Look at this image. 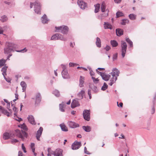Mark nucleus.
<instances>
[{
  "label": "nucleus",
  "mask_w": 156,
  "mask_h": 156,
  "mask_svg": "<svg viewBox=\"0 0 156 156\" xmlns=\"http://www.w3.org/2000/svg\"><path fill=\"white\" fill-rule=\"evenodd\" d=\"M15 45L12 43L7 42L6 43V47L4 48L5 54H8L10 52L14 51L13 49L15 48Z\"/></svg>",
  "instance_id": "f03ea898"
},
{
  "label": "nucleus",
  "mask_w": 156,
  "mask_h": 156,
  "mask_svg": "<svg viewBox=\"0 0 156 156\" xmlns=\"http://www.w3.org/2000/svg\"><path fill=\"white\" fill-rule=\"evenodd\" d=\"M51 40H60L63 41H66L67 40V39L66 38L64 37L60 34H56L51 37Z\"/></svg>",
  "instance_id": "39448f33"
},
{
  "label": "nucleus",
  "mask_w": 156,
  "mask_h": 156,
  "mask_svg": "<svg viewBox=\"0 0 156 156\" xmlns=\"http://www.w3.org/2000/svg\"><path fill=\"white\" fill-rule=\"evenodd\" d=\"M96 71L97 73L100 75L102 79L105 81H108L110 77V75L109 74H107L105 73L100 72L97 69H96Z\"/></svg>",
  "instance_id": "6e6552de"
},
{
  "label": "nucleus",
  "mask_w": 156,
  "mask_h": 156,
  "mask_svg": "<svg viewBox=\"0 0 156 156\" xmlns=\"http://www.w3.org/2000/svg\"><path fill=\"white\" fill-rule=\"evenodd\" d=\"M96 44L97 47L100 48L101 47V39L98 37H97L96 38Z\"/></svg>",
  "instance_id": "cd10ccee"
},
{
  "label": "nucleus",
  "mask_w": 156,
  "mask_h": 156,
  "mask_svg": "<svg viewBox=\"0 0 156 156\" xmlns=\"http://www.w3.org/2000/svg\"><path fill=\"white\" fill-rule=\"evenodd\" d=\"M90 110H85L83 113L84 119L87 121H89L90 119Z\"/></svg>",
  "instance_id": "9b49d317"
},
{
  "label": "nucleus",
  "mask_w": 156,
  "mask_h": 156,
  "mask_svg": "<svg viewBox=\"0 0 156 156\" xmlns=\"http://www.w3.org/2000/svg\"><path fill=\"white\" fill-rule=\"evenodd\" d=\"M60 126L62 131L64 132H67L68 131L67 127L63 123L60 124Z\"/></svg>",
  "instance_id": "c85d7f7f"
},
{
  "label": "nucleus",
  "mask_w": 156,
  "mask_h": 156,
  "mask_svg": "<svg viewBox=\"0 0 156 156\" xmlns=\"http://www.w3.org/2000/svg\"><path fill=\"white\" fill-rule=\"evenodd\" d=\"M129 23V20L127 19H124L122 20V22L120 23V24L122 25H125L126 23Z\"/></svg>",
  "instance_id": "4c0bfd02"
},
{
  "label": "nucleus",
  "mask_w": 156,
  "mask_h": 156,
  "mask_svg": "<svg viewBox=\"0 0 156 156\" xmlns=\"http://www.w3.org/2000/svg\"><path fill=\"white\" fill-rule=\"evenodd\" d=\"M62 74L63 78L64 79H69L70 78L69 76L67 70H62Z\"/></svg>",
  "instance_id": "a211bd4d"
},
{
  "label": "nucleus",
  "mask_w": 156,
  "mask_h": 156,
  "mask_svg": "<svg viewBox=\"0 0 156 156\" xmlns=\"http://www.w3.org/2000/svg\"><path fill=\"white\" fill-rule=\"evenodd\" d=\"M61 66L62 67V68L63 69L62 70L65 71V70H67L66 69V65H63V64H61Z\"/></svg>",
  "instance_id": "864d4df0"
},
{
  "label": "nucleus",
  "mask_w": 156,
  "mask_h": 156,
  "mask_svg": "<svg viewBox=\"0 0 156 156\" xmlns=\"http://www.w3.org/2000/svg\"><path fill=\"white\" fill-rule=\"evenodd\" d=\"M101 10L102 12H105L101 14L102 17H106L108 15L109 10L107 9H106V5L104 3H102L101 7Z\"/></svg>",
  "instance_id": "0eeeda50"
},
{
  "label": "nucleus",
  "mask_w": 156,
  "mask_h": 156,
  "mask_svg": "<svg viewBox=\"0 0 156 156\" xmlns=\"http://www.w3.org/2000/svg\"><path fill=\"white\" fill-rule=\"evenodd\" d=\"M104 49L106 51H108L111 49V47L107 45L104 48Z\"/></svg>",
  "instance_id": "6e6d98bb"
},
{
  "label": "nucleus",
  "mask_w": 156,
  "mask_h": 156,
  "mask_svg": "<svg viewBox=\"0 0 156 156\" xmlns=\"http://www.w3.org/2000/svg\"><path fill=\"white\" fill-rule=\"evenodd\" d=\"M114 2L116 3L119 4L121 2V0H114Z\"/></svg>",
  "instance_id": "e2e57ef3"
},
{
  "label": "nucleus",
  "mask_w": 156,
  "mask_h": 156,
  "mask_svg": "<svg viewBox=\"0 0 156 156\" xmlns=\"http://www.w3.org/2000/svg\"><path fill=\"white\" fill-rule=\"evenodd\" d=\"M4 79L5 80L7 81L8 82V83H10L11 82H10V81H11V80L10 79H7L5 76H4Z\"/></svg>",
  "instance_id": "680f3d73"
},
{
  "label": "nucleus",
  "mask_w": 156,
  "mask_h": 156,
  "mask_svg": "<svg viewBox=\"0 0 156 156\" xmlns=\"http://www.w3.org/2000/svg\"><path fill=\"white\" fill-rule=\"evenodd\" d=\"M129 19L132 20H134L136 19V15L133 14H130L129 15Z\"/></svg>",
  "instance_id": "e433bc0d"
},
{
  "label": "nucleus",
  "mask_w": 156,
  "mask_h": 156,
  "mask_svg": "<svg viewBox=\"0 0 156 156\" xmlns=\"http://www.w3.org/2000/svg\"><path fill=\"white\" fill-rule=\"evenodd\" d=\"M35 146V144L34 143H31V148H34Z\"/></svg>",
  "instance_id": "774afa93"
},
{
  "label": "nucleus",
  "mask_w": 156,
  "mask_h": 156,
  "mask_svg": "<svg viewBox=\"0 0 156 156\" xmlns=\"http://www.w3.org/2000/svg\"><path fill=\"white\" fill-rule=\"evenodd\" d=\"M34 5V10L37 14H41V5L39 2H35L34 3H30V8H32Z\"/></svg>",
  "instance_id": "f257e3e1"
},
{
  "label": "nucleus",
  "mask_w": 156,
  "mask_h": 156,
  "mask_svg": "<svg viewBox=\"0 0 156 156\" xmlns=\"http://www.w3.org/2000/svg\"><path fill=\"white\" fill-rule=\"evenodd\" d=\"M23 153L21 151H19L18 152V156H23Z\"/></svg>",
  "instance_id": "338daca9"
},
{
  "label": "nucleus",
  "mask_w": 156,
  "mask_h": 156,
  "mask_svg": "<svg viewBox=\"0 0 156 156\" xmlns=\"http://www.w3.org/2000/svg\"><path fill=\"white\" fill-rule=\"evenodd\" d=\"M68 124L69 127L72 128H75L79 127V126L78 124L72 121L68 122Z\"/></svg>",
  "instance_id": "2eb2a0df"
},
{
  "label": "nucleus",
  "mask_w": 156,
  "mask_h": 156,
  "mask_svg": "<svg viewBox=\"0 0 156 156\" xmlns=\"http://www.w3.org/2000/svg\"><path fill=\"white\" fill-rule=\"evenodd\" d=\"M118 56V53H116L113 55V61L116 60L117 59Z\"/></svg>",
  "instance_id": "09e8293b"
},
{
  "label": "nucleus",
  "mask_w": 156,
  "mask_h": 156,
  "mask_svg": "<svg viewBox=\"0 0 156 156\" xmlns=\"http://www.w3.org/2000/svg\"><path fill=\"white\" fill-rule=\"evenodd\" d=\"M16 51L17 52H26L27 51V49L26 48H25L21 50H16Z\"/></svg>",
  "instance_id": "8fccbe9b"
},
{
  "label": "nucleus",
  "mask_w": 156,
  "mask_h": 156,
  "mask_svg": "<svg viewBox=\"0 0 156 156\" xmlns=\"http://www.w3.org/2000/svg\"><path fill=\"white\" fill-rule=\"evenodd\" d=\"M79 106H80V104L77 100H74L72 101L71 104V107L72 108H73Z\"/></svg>",
  "instance_id": "f3484780"
},
{
  "label": "nucleus",
  "mask_w": 156,
  "mask_h": 156,
  "mask_svg": "<svg viewBox=\"0 0 156 156\" xmlns=\"http://www.w3.org/2000/svg\"><path fill=\"white\" fill-rule=\"evenodd\" d=\"M89 87L93 90V91L94 93H97L98 92V90L97 87L93 86L92 87L90 86H89Z\"/></svg>",
  "instance_id": "ea45409f"
},
{
  "label": "nucleus",
  "mask_w": 156,
  "mask_h": 156,
  "mask_svg": "<svg viewBox=\"0 0 156 156\" xmlns=\"http://www.w3.org/2000/svg\"><path fill=\"white\" fill-rule=\"evenodd\" d=\"M108 87V85L105 83H104L103 85L102 86L101 90L104 91Z\"/></svg>",
  "instance_id": "79ce46f5"
},
{
  "label": "nucleus",
  "mask_w": 156,
  "mask_h": 156,
  "mask_svg": "<svg viewBox=\"0 0 156 156\" xmlns=\"http://www.w3.org/2000/svg\"><path fill=\"white\" fill-rule=\"evenodd\" d=\"M126 41L129 44L130 47H133V42L129 38H126Z\"/></svg>",
  "instance_id": "58836bf2"
},
{
  "label": "nucleus",
  "mask_w": 156,
  "mask_h": 156,
  "mask_svg": "<svg viewBox=\"0 0 156 156\" xmlns=\"http://www.w3.org/2000/svg\"><path fill=\"white\" fill-rule=\"evenodd\" d=\"M116 35L118 36H120L123 34V30L122 29L118 28L116 30Z\"/></svg>",
  "instance_id": "412c9836"
},
{
  "label": "nucleus",
  "mask_w": 156,
  "mask_h": 156,
  "mask_svg": "<svg viewBox=\"0 0 156 156\" xmlns=\"http://www.w3.org/2000/svg\"><path fill=\"white\" fill-rule=\"evenodd\" d=\"M81 146V142L75 141L72 145L71 148L73 150H76L78 149Z\"/></svg>",
  "instance_id": "f8f14e48"
},
{
  "label": "nucleus",
  "mask_w": 156,
  "mask_h": 156,
  "mask_svg": "<svg viewBox=\"0 0 156 156\" xmlns=\"http://www.w3.org/2000/svg\"><path fill=\"white\" fill-rule=\"evenodd\" d=\"M84 77H83L82 76H80V83L79 84V86L80 87H82L83 86V84L84 83Z\"/></svg>",
  "instance_id": "a878e982"
},
{
  "label": "nucleus",
  "mask_w": 156,
  "mask_h": 156,
  "mask_svg": "<svg viewBox=\"0 0 156 156\" xmlns=\"http://www.w3.org/2000/svg\"><path fill=\"white\" fill-rule=\"evenodd\" d=\"M123 16L124 14L122 12L118 11L116 13V18H118L119 17H122Z\"/></svg>",
  "instance_id": "a19ab883"
},
{
  "label": "nucleus",
  "mask_w": 156,
  "mask_h": 156,
  "mask_svg": "<svg viewBox=\"0 0 156 156\" xmlns=\"http://www.w3.org/2000/svg\"><path fill=\"white\" fill-rule=\"evenodd\" d=\"M21 129L24 130V131H26L27 130V126L24 123L21 125Z\"/></svg>",
  "instance_id": "c03bdc74"
},
{
  "label": "nucleus",
  "mask_w": 156,
  "mask_h": 156,
  "mask_svg": "<svg viewBox=\"0 0 156 156\" xmlns=\"http://www.w3.org/2000/svg\"><path fill=\"white\" fill-rule=\"evenodd\" d=\"M83 129L86 132H90L91 130V127L89 126H83Z\"/></svg>",
  "instance_id": "473e14b6"
},
{
  "label": "nucleus",
  "mask_w": 156,
  "mask_h": 156,
  "mask_svg": "<svg viewBox=\"0 0 156 156\" xmlns=\"http://www.w3.org/2000/svg\"><path fill=\"white\" fill-rule=\"evenodd\" d=\"M120 73L119 71L116 68H114L112 70V71L111 73L112 76L113 77L117 76H119V74Z\"/></svg>",
  "instance_id": "dca6fc26"
},
{
  "label": "nucleus",
  "mask_w": 156,
  "mask_h": 156,
  "mask_svg": "<svg viewBox=\"0 0 156 156\" xmlns=\"http://www.w3.org/2000/svg\"><path fill=\"white\" fill-rule=\"evenodd\" d=\"M127 45L124 41H121V51H122V57L124 58L125 56V54L126 53V51L127 48Z\"/></svg>",
  "instance_id": "423d86ee"
},
{
  "label": "nucleus",
  "mask_w": 156,
  "mask_h": 156,
  "mask_svg": "<svg viewBox=\"0 0 156 156\" xmlns=\"http://www.w3.org/2000/svg\"><path fill=\"white\" fill-rule=\"evenodd\" d=\"M27 119L29 122L32 124L35 125L34 118L33 116L32 115H29L27 117Z\"/></svg>",
  "instance_id": "aec40b11"
},
{
  "label": "nucleus",
  "mask_w": 156,
  "mask_h": 156,
  "mask_svg": "<svg viewBox=\"0 0 156 156\" xmlns=\"http://www.w3.org/2000/svg\"><path fill=\"white\" fill-rule=\"evenodd\" d=\"M77 2L79 7L82 9H84L87 7V3L83 0H78Z\"/></svg>",
  "instance_id": "9d476101"
},
{
  "label": "nucleus",
  "mask_w": 156,
  "mask_h": 156,
  "mask_svg": "<svg viewBox=\"0 0 156 156\" xmlns=\"http://www.w3.org/2000/svg\"><path fill=\"white\" fill-rule=\"evenodd\" d=\"M90 76H94V73L93 71L90 68Z\"/></svg>",
  "instance_id": "052dcab7"
},
{
  "label": "nucleus",
  "mask_w": 156,
  "mask_h": 156,
  "mask_svg": "<svg viewBox=\"0 0 156 156\" xmlns=\"http://www.w3.org/2000/svg\"><path fill=\"white\" fill-rule=\"evenodd\" d=\"M19 141L16 139H14L12 140H11V143L12 144H13L16 143H17Z\"/></svg>",
  "instance_id": "3c124183"
},
{
  "label": "nucleus",
  "mask_w": 156,
  "mask_h": 156,
  "mask_svg": "<svg viewBox=\"0 0 156 156\" xmlns=\"http://www.w3.org/2000/svg\"><path fill=\"white\" fill-rule=\"evenodd\" d=\"M12 106V109L13 111L14 112V117L17 116V108L15 107L14 104H13L12 102H11V103Z\"/></svg>",
  "instance_id": "5701e85b"
},
{
  "label": "nucleus",
  "mask_w": 156,
  "mask_h": 156,
  "mask_svg": "<svg viewBox=\"0 0 156 156\" xmlns=\"http://www.w3.org/2000/svg\"><path fill=\"white\" fill-rule=\"evenodd\" d=\"M94 6L95 9H97L98 10H99L100 8V5L99 4H97L96 5H94Z\"/></svg>",
  "instance_id": "13d9d810"
},
{
  "label": "nucleus",
  "mask_w": 156,
  "mask_h": 156,
  "mask_svg": "<svg viewBox=\"0 0 156 156\" xmlns=\"http://www.w3.org/2000/svg\"><path fill=\"white\" fill-rule=\"evenodd\" d=\"M52 151H51V148H48V153L47 154L48 156H51V154H52L53 153Z\"/></svg>",
  "instance_id": "a18cd8bd"
},
{
  "label": "nucleus",
  "mask_w": 156,
  "mask_h": 156,
  "mask_svg": "<svg viewBox=\"0 0 156 156\" xmlns=\"http://www.w3.org/2000/svg\"><path fill=\"white\" fill-rule=\"evenodd\" d=\"M91 79L93 80L94 82L95 83H97L99 81V80L98 78H95L93 76L91 77Z\"/></svg>",
  "instance_id": "49530a36"
},
{
  "label": "nucleus",
  "mask_w": 156,
  "mask_h": 156,
  "mask_svg": "<svg viewBox=\"0 0 156 156\" xmlns=\"http://www.w3.org/2000/svg\"><path fill=\"white\" fill-rule=\"evenodd\" d=\"M52 155L54 156H62V151L60 149H56L54 151H52Z\"/></svg>",
  "instance_id": "4468645a"
},
{
  "label": "nucleus",
  "mask_w": 156,
  "mask_h": 156,
  "mask_svg": "<svg viewBox=\"0 0 156 156\" xmlns=\"http://www.w3.org/2000/svg\"><path fill=\"white\" fill-rule=\"evenodd\" d=\"M56 32H59L60 31L61 33L63 34H67L69 31L68 27L66 26L63 25L62 26L58 27H56Z\"/></svg>",
  "instance_id": "20e7f679"
},
{
  "label": "nucleus",
  "mask_w": 156,
  "mask_h": 156,
  "mask_svg": "<svg viewBox=\"0 0 156 156\" xmlns=\"http://www.w3.org/2000/svg\"><path fill=\"white\" fill-rule=\"evenodd\" d=\"M14 137L15 135L13 132L10 133L5 132L3 134V138L5 140H7L11 137Z\"/></svg>",
  "instance_id": "ddd939ff"
},
{
  "label": "nucleus",
  "mask_w": 156,
  "mask_h": 156,
  "mask_svg": "<svg viewBox=\"0 0 156 156\" xmlns=\"http://www.w3.org/2000/svg\"><path fill=\"white\" fill-rule=\"evenodd\" d=\"M7 67V66H5L3 67L1 71L2 72V74L3 75V76L6 75V72Z\"/></svg>",
  "instance_id": "c756f323"
},
{
  "label": "nucleus",
  "mask_w": 156,
  "mask_h": 156,
  "mask_svg": "<svg viewBox=\"0 0 156 156\" xmlns=\"http://www.w3.org/2000/svg\"><path fill=\"white\" fill-rule=\"evenodd\" d=\"M20 85L22 87L23 92H24L26 89L27 87L26 83L24 81H22L20 83Z\"/></svg>",
  "instance_id": "7c9ffc66"
},
{
  "label": "nucleus",
  "mask_w": 156,
  "mask_h": 156,
  "mask_svg": "<svg viewBox=\"0 0 156 156\" xmlns=\"http://www.w3.org/2000/svg\"><path fill=\"white\" fill-rule=\"evenodd\" d=\"M155 112V108L154 106H153V107L151 109V114H153Z\"/></svg>",
  "instance_id": "69168bd1"
},
{
  "label": "nucleus",
  "mask_w": 156,
  "mask_h": 156,
  "mask_svg": "<svg viewBox=\"0 0 156 156\" xmlns=\"http://www.w3.org/2000/svg\"><path fill=\"white\" fill-rule=\"evenodd\" d=\"M66 105V104L64 102H62L61 104H60L59 105V110L62 112H65V110L63 109L64 108Z\"/></svg>",
  "instance_id": "bb28decb"
},
{
  "label": "nucleus",
  "mask_w": 156,
  "mask_h": 156,
  "mask_svg": "<svg viewBox=\"0 0 156 156\" xmlns=\"http://www.w3.org/2000/svg\"><path fill=\"white\" fill-rule=\"evenodd\" d=\"M111 44L112 45V47H117L118 45V42L115 40H111L110 41Z\"/></svg>",
  "instance_id": "2f4dec72"
},
{
  "label": "nucleus",
  "mask_w": 156,
  "mask_h": 156,
  "mask_svg": "<svg viewBox=\"0 0 156 156\" xmlns=\"http://www.w3.org/2000/svg\"><path fill=\"white\" fill-rule=\"evenodd\" d=\"M84 153L87 154H89L90 153L89 152L87 151V148L86 147H85L84 148Z\"/></svg>",
  "instance_id": "5fc2aeb1"
},
{
  "label": "nucleus",
  "mask_w": 156,
  "mask_h": 156,
  "mask_svg": "<svg viewBox=\"0 0 156 156\" xmlns=\"http://www.w3.org/2000/svg\"><path fill=\"white\" fill-rule=\"evenodd\" d=\"M14 135L16 136L21 138L22 140H23L24 138L23 136L27 138L28 136V134L25 131H23L22 129L21 130L19 129H16L15 130L14 133H13Z\"/></svg>",
  "instance_id": "7ed1b4c3"
},
{
  "label": "nucleus",
  "mask_w": 156,
  "mask_h": 156,
  "mask_svg": "<svg viewBox=\"0 0 156 156\" xmlns=\"http://www.w3.org/2000/svg\"><path fill=\"white\" fill-rule=\"evenodd\" d=\"M117 79V76H112L111 79L110 80V81L113 82V83H114L116 81Z\"/></svg>",
  "instance_id": "de8ad7c7"
},
{
  "label": "nucleus",
  "mask_w": 156,
  "mask_h": 156,
  "mask_svg": "<svg viewBox=\"0 0 156 156\" xmlns=\"http://www.w3.org/2000/svg\"><path fill=\"white\" fill-rule=\"evenodd\" d=\"M6 62V60L3 59L0 60V66L1 67L2 66H4Z\"/></svg>",
  "instance_id": "37998d69"
},
{
  "label": "nucleus",
  "mask_w": 156,
  "mask_h": 156,
  "mask_svg": "<svg viewBox=\"0 0 156 156\" xmlns=\"http://www.w3.org/2000/svg\"><path fill=\"white\" fill-rule=\"evenodd\" d=\"M41 97L40 93L37 94L36 97L35 104H38L41 101Z\"/></svg>",
  "instance_id": "6ab92c4d"
},
{
  "label": "nucleus",
  "mask_w": 156,
  "mask_h": 156,
  "mask_svg": "<svg viewBox=\"0 0 156 156\" xmlns=\"http://www.w3.org/2000/svg\"><path fill=\"white\" fill-rule=\"evenodd\" d=\"M10 106V102H9L7 103V108L8 109L9 111H12V110L9 109Z\"/></svg>",
  "instance_id": "603ef678"
},
{
  "label": "nucleus",
  "mask_w": 156,
  "mask_h": 156,
  "mask_svg": "<svg viewBox=\"0 0 156 156\" xmlns=\"http://www.w3.org/2000/svg\"><path fill=\"white\" fill-rule=\"evenodd\" d=\"M53 94L56 97H59L60 95L59 91L57 90H55L53 91Z\"/></svg>",
  "instance_id": "c9c22d12"
},
{
  "label": "nucleus",
  "mask_w": 156,
  "mask_h": 156,
  "mask_svg": "<svg viewBox=\"0 0 156 156\" xmlns=\"http://www.w3.org/2000/svg\"><path fill=\"white\" fill-rule=\"evenodd\" d=\"M43 130V129L42 127H40L39 129L37 131L36 135L41 136Z\"/></svg>",
  "instance_id": "72a5a7b5"
},
{
  "label": "nucleus",
  "mask_w": 156,
  "mask_h": 156,
  "mask_svg": "<svg viewBox=\"0 0 156 156\" xmlns=\"http://www.w3.org/2000/svg\"><path fill=\"white\" fill-rule=\"evenodd\" d=\"M0 111L4 115H6L8 117L11 116L12 115V111H9V112L5 109L4 107L1 106H0Z\"/></svg>",
  "instance_id": "1a4fd4ad"
},
{
  "label": "nucleus",
  "mask_w": 156,
  "mask_h": 156,
  "mask_svg": "<svg viewBox=\"0 0 156 156\" xmlns=\"http://www.w3.org/2000/svg\"><path fill=\"white\" fill-rule=\"evenodd\" d=\"M41 22L43 23H46L49 21V19H48L47 16L45 14H44L41 19Z\"/></svg>",
  "instance_id": "4be33fe9"
},
{
  "label": "nucleus",
  "mask_w": 156,
  "mask_h": 156,
  "mask_svg": "<svg viewBox=\"0 0 156 156\" xmlns=\"http://www.w3.org/2000/svg\"><path fill=\"white\" fill-rule=\"evenodd\" d=\"M85 91L83 90H82L78 94V96L80 99H82L83 98V96L85 95Z\"/></svg>",
  "instance_id": "393cba45"
},
{
  "label": "nucleus",
  "mask_w": 156,
  "mask_h": 156,
  "mask_svg": "<svg viewBox=\"0 0 156 156\" xmlns=\"http://www.w3.org/2000/svg\"><path fill=\"white\" fill-rule=\"evenodd\" d=\"M22 148L24 152V153L26 152V148L24 146L23 144L22 145Z\"/></svg>",
  "instance_id": "4d7b16f0"
},
{
  "label": "nucleus",
  "mask_w": 156,
  "mask_h": 156,
  "mask_svg": "<svg viewBox=\"0 0 156 156\" xmlns=\"http://www.w3.org/2000/svg\"><path fill=\"white\" fill-rule=\"evenodd\" d=\"M117 105H118V106H119V107L120 106L121 107H122L123 103L122 102H120L119 103V105L118 104V102H117Z\"/></svg>",
  "instance_id": "0e129e2a"
},
{
  "label": "nucleus",
  "mask_w": 156,
  "mask_h": 156,
  "mask_svg": "<svg viewBox=\"0 0 156 156\" xmlns=\"http://www.w3.org/2000/svg\"><path fill=\"white\" fill-rule=\"evenodd\" d=\"M104 27L105 29H112V26L108 22H105L104 24Z\"/></svg>",
  "instance_id": "b1692460"
},
{
  "label": "nucleus",
  "mask_w": 156,
  "mask_h": 156,
  "mask_svg": "<svg viewBox=\"0 0 156 156\" xmlns=\"http://www.w3.org/2000/svg\"><path fill=\"white\" fill-rule=\"evenodd\" d=\"M8 18L6 15H3L1 16L0 20L2 22L6 21L8 20Z\"/></svg>",
  "instance_id": "f704fd0d"
},
{
  "label": "nucleus",
  "mask_w": 156,
  "mask_h": 156,
  "mask_svg": "<svg viewBox=\"0 0 156 156\" xmlns=\"http://www.w3.org/2000/svg\"><path fill=\"white\" fill-rule=\"evenodd\" d=\"M75 65H76V64L72 62H70L69 63V67H73Z\"/></svg>",
  "instance_id": "bf43d9fd"
}]
</instances>
